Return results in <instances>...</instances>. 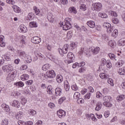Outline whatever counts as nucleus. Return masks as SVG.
<instances>
[{
    "label": "nucleus",
    "mask_w": 125,
    "mask_h": 125,
    "mask_svg": "<svg viewBox=\"0 0 125 125\" xmlns=\"http://www.w3.org/2000/svg\"><path fill=\"white\" fill-rule=\"evenodd\" d=\"M65 21L62 23V25H63L62 29L65 31H67V30H69L72 28V25H71V23L69 21H72V19L69 18H66L65 19Z\"/></svg>",
    "instance_id": "f257e3e1"
},
{
    "label": "nucleus",
    "mask_w": 125,
    "mask_h": 125,
    "mask_svg": "<svg viewBox=\"0 0 125 125\" xmlns=\"http://www.w3.org/2000/svg\"><path fill=\"white\" fill-rule=\"evenodd\" d=\"M91 9L93 11H100L102 9V4L101 3H95L92 5Z\"/></svg>",
    "instance_id": "f03ea898"
},
{
    "label": "nucleus",
    "mask_w": 125,
    "mask_h": 125,
    "mask_svg": "<svg viewBox=\"0 0 125 125\" xmlns=\"http://www.w3.org/2000/svg\"><path fill=\"white\" fill-rule=\"evenodd\" d=\"M2 70L3 71V72L6 73L15 71V70H13V66H12V65L10 64L3 66L2 67Z\"/></svg>",
    "instance_id": "7ed1b4c3"
},
{
    "label": "nucleus",
    "mask_w": 125,
    "mask_h": 125,
    "mask_svg": "<svg viewBox=\"0 0 125 125\" xmlns=\"http://www.w3.org/2000/svg\"><path fill=\"white\" fill-rule=\"evenodd\" d=\"M56 74L54 72V70H52L51 71H47L46 74H45V79H54Z\"/></svg>",
    "instance_id": "20e7f679"
},
{
    "label": "nucleus",
    "mask_w": 125,
    "mask_h": 125,
    "mask_svg": "<svg viewBox=\"0 0 125 125\" xmlns=\"http://www.w3.org/2000/svg\"><path fill=\"white\" fill-rule=\"evenodd\" d=\"M16 74V71H12L11 73H9L7 77L6 81L8 83H11L13 80H14V78H15V75Z\"/></svg>",
    "instance_id": "39448f33"
},
{
    "label": "nucleus",
    "mask_w": 125,
    "mask_h": 125,
    "mask_svg": "<svg viewBox=\"0 0 125 125\" xmlns=\"http://www.w3.org/2000/svg\"><path fill=\"white\" fill-rule=\"evenodd\" d=\"M69 46V45L68 44H66L64 45L62 48H59L58 50L59 51L60 54L62 55L63 54H66L67 52H68V47Z\"/></svg>",
    "instance_id": "423d86ee"
},
{
    "label": "nucleus",
    "mask_w": 125,
    "mask_h": 125,
    "mask_svg": "<svg viewBox=\"0 0 125 125\" xmlns=\"http://www.w3.org/2000/svg\"><path fill=\"white\" fill-rule=\"evenodd\" d=\"M67 58L68 59H70L68 60L65 61V63H68V64H70V63H72L73 62V60H74V58H75V56L74 54L71 52H69L67 54Z\"/></svg>",
    "instance_id": "0eeeda50"
},
{
    "label": "nucleus",
    "mask_w": 125,
    "mask_h": 125,
    "mask_svg": "<svg viewBox=\"0 0 125 125\" xmlns=\"http://www.w3.org/2000/svg\"><path fill=\"white\" fill-rule=\"evenodd\" d=\"M86 48H81V50L79 52V54L82 55L83 51H84L86 55H87V56H90V51H89L88 49L86 50Z\"/></svg>",
    "instance_id": "6e6552de"
},
{
    "label": "nucleus",
    "mask_w": 125,
    "mask_h": 125,
    "mask_svg": "<svg viewBox=\"0 0 125 125\" xmlns=\"http://www.w3.org/2000/svg\"><path fill=\"white\" fill-rule=\"evenodd\" d=\"M18 30L21 33H26L27 31V27L24 24L21 25L19 27Z\"/></svg>",
    "instance_id": "1a4fd4ad"
},
{
    "label": "nucleus",
    "mask_w": 125,
    "mask_h": 125,
    "mask_svg": "<svg viewBox=\"0 0 125 125\" xmlns=\"http://www.w3.org/2000/svg\"><path fill=\"white\" fill-rule=\"evenodd\" d=\"M57 115H58L59 118H62L63 117H65V115H66V112L65 111L61 109L59 111H58L57 112Z\"/></svg>",
    "instance_id": "9d476101"
},
{
    "label": "nucleus",
    "mask_w": 125,
    "mask_h": 125,
    "mask_svg": "<svg viewBox=\"0 0 125 125\" xmlns=\"http://www.w3.org/2000/svg\"><path fill=\"white\" fill-rule=\"evenodd\" d=\"M47 19H48L49 22L50 23H53L54 22V18H53V15L49 13L47 15Z\"/></svg>",
    "instance_id": "9b49d317"
},
{
    "label": "nucleus",
    "mask_w": 125,
    "mask_h": 125,
    "mask_svg": "<svg viewBox=\"0 0 125 125\" xmlns=\"http://www.w3.org/2000/svg\"><path fill=\"white\" fill-rule=\"evenodd\" d=\"M118 45L119 46H124V45H125V38H123L120 39L118 42Z\"/></svg>",
    "instance_id": "f8f14e48"
},
{
    "label": "nucleus",
    "mask_w": 125,
    "mask_h": 125,
    "mask_svg": "<svg viewBox=\"0 0 125 125\" xmlns=\"http://www.w3.org/2000/svg\"><path fill=\"white\" fill-rule=\"evenodd\" d=\"M16 117L17 120H19V121H20L22 119V117H23V112L22 111H20L17 113V114L16 115Z\"/></svg>",
    "instance_id": "ddd939ff"
},
{
    "label": "nucleus",
    "mask_w": 125,
    "mask_h": 125,
    "mask_svg": "<svg viewBox=\"0 0 125 125\" xmlns=\"http://www.w3.org/2000/svg\"><path fill=\"white\" fill-rule=\"evenodd\" d=\"M33 41V43H40L42 40H41V38L39 37H34Z\"/></svg>",
    "instance_id": "4468645a"
},
{
    "label": "nucleus",
    "mask_w": 125,
    "mask_h": 125,
    "mask_svg": "<svg viewBox=\"0 0 125 125\" xmlns=\"http://www.w3.org/2000/svg\"><path fill=\"white\" fill-rule=\"evenodd\" d=\"M87 25L90 27V28H93L95 27V22L92 21H89L87 22Z\"/></svg>",
    "instance_id": "2eb2a0df"
},
{
    "label": "nucleus",
    "mask_w": 125,
    "mask_h": 125,
    "mask_svg": "<svg viewBox=\"0 0 125 125\" xmlns=\"http://www.w3.org/2000/svg\"><path fill=\"white\" fill-rule=\"evenodd\" d=\"M56 80L57 83H61L63 82V76L60 75H58L56 77Z\"/></svg>",
    "instance_id": "dca6fc26"
},
{
    "label": "nucleus",
    "mask_w": 125,
    "mask_h": 125,
    "mask_svg": "<svg viewBox=\"0 0 125 125\" xmlns=\"http://www.w3.org/2000/svg\"><path fill=\"white\" fill-rule=\"evenodd\" d=\"M1 107L3 110H5L6 112H9L10 111V108H9V106L6 104H3L1 105Z\"/></svg>",
    "instance_id": "f3484780"
},
{
    "label": "nucleus",
    "mask_w": 125,
    "mask_h": 125,
    "mask_svg": "<svg viewBox=\"0 0 125 125\" xmlns=\"http://www.w3.org/2000/svg\"><path fill=\"white\" fill-rule=\"evenodd\" d=\"M55 93L57 96H60L62 93V89H61L60 88H56Z\"/></svg>",
    "instance_id": "a211bd4d"
},
{
    "label": "nucleus",
    "mask_w": 125,
    "mask_h": 125,
    "mask_svg": "<svg viewBox=\"0 0 125 125\" xmlns=\"http://www.w3.org/2000/svg\"><path fill=\"white\" fill-rule=\"evenodd\" d=\"M12 106H14L16 108H19L20 107V103L19 102L14 100L13 103L12 104Z\"/></svg>",
    "instance_id": "6ab92c4d"
},
{
    "label": "nucleus",
    "mask_w": 125,
    "mask_h": 125,
    "mask_svg": "<svg viewBox=\"0 0 125 125\" xmlns=\"http://www.w3.org/2000/svg\"><path fill=\"white\" fill-rule=\"evenodd\" d=\"M96 106L95 107L96 111H99V110H100L101 108H102V104L101 103V102H98L96 104Z\"/></svg>",
    "instance_id": "aec40b11"
},
{
    "label": "nucleus",
    "mask_w": 125,
    "mask_h": 125,
    "mask_svg": "<svg viewBox=\"0 0 125 125\" xmlns=\"http://www.w3.org/2000/svg\"><path fill=\"white\" fill-rule=\"evenodd\" d=\"M100 50V48H99V47H97L94 49H92V52L93 54H94V55H95L99 52Z\"/></svg>",
    "instance_id": "412c9836"
},
{
    "label": "nucleus",
    "mask_w": 125,
    "mask_h": 125,
    "mask_svg": "<svg viewBox=\"0 0 125 125\" xmlns=\"http://www.w3.org/2000/svg\"><path fill=\"white\" fill-rule=\"evenodd\" d=\"M50 67H51V65L48 63H46L43 65L42 67V69L43 70V71H46V70H48V69H50Z\"/></svg>",
    "instance_id": "4be33fe9"
},
{
    "label": "nucleus",
    "mask_w": 125,
    "mask_h": 125,
    "mask_svg": "<svg viewBox=\"0 0 125 125\" xmlns=\"http://www.w3.org/2000/svg\"><path fill=\"white\" fill-rule=\"evenodd\" d=\"M64 88L66 91H68L69 89H70V86L69 85V83L68 81H65L64 83Z\"/></svg>",
    "instance_id": "5701e85b"
},
{
    "label": "nucleus",
    "mask_w": 125,
    "mask_h": 125,
    "mask_svg": "<svg viewBox=\"0 0 125 125\" xmlns=\"http://www.w3.org/2000/svg\"><path fill=\"white\" fill-rule=\"evenodd\" d=\"M68 12H69V13H72V12L73 13H77V11L76 10V8H75L74 7H70L68 9Z\"/></svg>",
    "instance_id": "b1692460"
},
{
    "label": "nucleus",
    "mask_w": 125,
    "mask_h": 125,
    "mask_svg": "<svg viewBox=\"0 0 125 125\" xmlns=\"http://www.w3.org/2000/svg\"><path fill=\"white\" fill-rule=\"evenodd\" d=\"M22 81H27L29 79V75L27 74H23L21 77Z\"/></svg>",
    "instance_id": "393cba45"
},
{
    "label": "nucleus",
    "mask_w": 125,
    "mask_h": 125,
    "mask_svg": "<svg viewBox=\"0 0 125 125\" xmlns=\"http://www.w3.org/2000/svg\"><path fill=\"white\" fill-rule=\"evenodd\" d=\"M108 45L111 46V47H114L116 45V42L114 40H111L108 42Z\"/></svg>",
    "instance_id": "a878e982"
},
{
    "label": "nucleus",
    "mask_w": 125,
    "mask_h": 125,
    "mask_svg": "<svg viewBox=\"0 0 125 125\" xmlns=\"http://www.w3.org/2000/svg\"><path fill=\"white\" fill-rule=\"evenodd\" d=\"M100 77L101 79H107L108 75L105 73H102L100 74Z\"/></svg>",
    "instance_id": "bb28decb"
},
{
    "label": "nucleus",
    "mask_w": 125,
    "mask_h": 125,
    "mask_svg": "<svg viewBox=\"0 0 125 125\" xmlns=\"http://www.w3.org/2000/svg\"><path fill=\"white\" fill-rule=\"evenodd\" d=\"M98 16L99 17H101V18H107L108 17V15H107L105 13H99L98 14Z\"/></svg>",
    "instance_id": "cd10ccee"
},
{
    "label": "nucleus",
    "mask_w": 125,
    "mask_h": 125,
    "mask_svg": "<svg viewBox=\"0 0 125 125\" xmlns=\"http://www.w3.org/2000/svg\"><path fill=\"white\" fill-rule=\"evenodd\" d=\"M73 97L74 99H79L81 97V94L79 92H75L74 94Z\"/></svg>",
    "instance_id": "c85d7f7f"
},
{
    "label": "nucleus",
    "mask_w": 125,
    "mask_h": 125,
    "mask_svg": "<svg viewBox=\"0 0 125 125\" xmlns=\"http://www.w3.org/2000/svg\"><path fill=\"white\" fill-rule=\"evenodd\" d=\"M0 46H1V47L5 46V43L3 42V38L1 37H0Z\"/></svg>",
    "instance_id": "c756f323"
},
{
    "label": "nucleus",
    "mask_w": 125,
    "mask_h": 125,
    "mask_svg": "<svg viewBox=\"0 0 125 125\" xmlns=\"http://www.w3.org/2000/svg\"><path fill=\"white\" fill-rule=\"evenodd\" d=\"M15 84L18 87H22L24 86V83L22 82H17V83H15Z\"/></svg>",
    "instance_id": "7c9ffc66"
},
{
    "label": "nucleus",
    "mask_w": 125,
    "mask_h": 125,
    "mask_svg": "<svg viewBox=\"0 0 125 125\" xmlns=\"http://www.w3.org/2000/svg\"><path fill=\"white\" fill-rule=\"evenodd\" d=\"M103 100H104V102H108L110 101V100H111V96H106L104 97Z\"/></svg>",
    "instance_id": "2f4dec72"
},
{
    "label": "nucleus",
    "mask_w": 125,
    "mask_h": 125,
    "mask_svg": "<svg viewBox=\"0 0 125 125\" xmlns=\"http://www.w3.org/2000/svg\"><path fill=\"white\" fill-rule=\"evenodd\" d=\"M66 100V97H62L59 100H58V103L59 104H62L63 103V102L65 101Z\"/></svg>",
    "instance_id": "473e14b6"
},
{
    "label": "nucleus",
    "mask_w": 125,
    "mask_h": 125,
    "mask_svg": "<svg viewBox=\"0 0 125 125\" xmlns=\"http://www.w3.org/2000/svg\"><path fill=\"white\" fill-rule=\"evenodd\" d=\"M34 54V57L33 59V61H37V60L38 59V55H39V53H38V51H35Z\"/></svg>",
    "instance_id": "72a5a7b5"
},
{
    "label": "nucleus",
    "mask_w": 125,
    "mask_h": 125,
    "mask_svg": "<svg viewBox=\"0 0 125 125\" xmlns=\"http://www.w3.org/2000/svg\"><path fill=\"white\" fill-rule=\"evenodd\" d=\"M103 105L104 106H106V107H112V104L109 102H104L103 103Z\"/></svg>",
    "instance_id": "f704fd0d"
},
{
    "label": "nucleus",
    "mask_w": 125,
    "mask_h": 125,
    "mask_svg": "<svg viewBox=\"0 0 125 125\" xmlns=\"http://www.w3.org/2000/svg\"><path fill=\"white\" fill-rule=\"evenodd\" d=\"M21 103L23 105H24L25 104H26V103H27V100H26V99H25L24 97L21 96Z\"/></svg>",
    "instance_id": "c9c22d12"
},
{
    "label": "nucleus",
    "mask_w": 125,
    "mask_h": 125,
    "mask_svg": "<svg viewBox=\"0 0 125 125\" xmlns=\"http://www.w3.org/2000/svg\"><path fill=\"white\" fill-rule=\"evenodd\" d=\"M26 20L28 22H29V21H31V20H32V14L31 13L28 14L27 17L26 18Z\"/></svg>",
    "instance_id": "e433bc0d"
},
{
    "label": "nucleus",
    "mask_w": 125,
    "mask_h": 125,
    "mask_svg": "<svg viewBox=\"0 0 125 125\" xmlns=\"http://www.w3.org/2000/svg\"><path fill=\"white\" fill-rule=\"evenodd\" d=\"M125 98V96L124 95H120L119 97H117V100L119 101H121V100H124Z\"/></svg>",
    "instance_id": "4c0bfd02"
},
{
    "label": "nucleus",
    "mask_w": 125,
    "mask_h": 125,
    "mask_svg": "<svg viewBox=\"0 0 125 125\" xmlns=\"http://www.w3.org/2000/svg\"><path fill=\"white\" fill-rule=\"evenodd\" d=\"M2 125H8V120L6 119H3L1 122Z\"/></svg>",
    "instance_id": "58836bf2"
},
{
    "label": "nucleus",
    "mask_w": 125,
    "mask_h": 125,
    "mask_svg": "<svg viewBox=\"0 0 125 125\" xmlns=\"http://www.w3.org/2000/svg\"><path fill=\"white\" fill-rule=\"evenodd\" d=\"M107 63V61H106V59L103 58L101 60V66H105L106 65V63Z\"/></svg>",
    "instance_id": "ea45409f"
},
{
    "label": "nucleus",
    "mask_w": 125,
    "mask_h": 125,
    "mask_svg": "<svg viewBox=\"0 0 125 125\" xmlns=\"http://www.w3.org/2000/svg\"><path fill=\"white\" fill-rule=\"evenodd\" d=\"M14 12H16L17 13H20L21 12V9H20L18 7H16V8H13Z\"/></svg>",
    "instance_id": "a19ab883"
},
{
    "label": "nucleus",
    "mask_w": 125,
    "mask_h": 125,
    "mask_svg": "<svg viewBox=\"0 0 125 125\" xmlns=\"http://www.w3.org/2000/svg\"><path fill=\"white\" fill-rule=\"evenodd\" d=\"M71 88L73 90H74L75 91H77L78 90V86H77V84H74L71 86Z\"/></svg>",
    "instance_id": "79ce46f5"
},
{
    "label": "nucleus",
    "mask_w": 125,
    "mask_h": 125,
    "mask_svg": "<svg viewBox=\"0 0 125 125\" xmlns=\"http://www.w3.org/2000/svg\"><path fill=\"white\" fill-rule=\"evenodd\" d=\"M106 67L107 68H109V69H111V68H112V63H111L109 60H107L106 62Z\"/></svg>",
    "instance_id": "37998d69"
},
{
    "label": "nucleus",
    "mask_w": 125,
    "mask_h": 125,
    "mask_svg": "<svg viewBox=\"0 0 125 125\" xmlns=\"http://www.w3.org/2000/svg\"><path fill=\"white\" fill-rule=\"evenodd\" d=\"M7 3H9V4H12V5L15 4V1L13 0H6Z\"/></svg>",
    "instance_id": "c03bdc74"
},
{
    "label": "nucleus",
    "mask_w": 125,
    "mask_h": 125,
    "mask_svg": "<svg viewBox=\"0 0 125 125\" xmlns=\"http://www.w3.org/2000/svg\"><path fill=\"white\" fill-rule=\"evenodd\" d=\"M59 1L63 5H66L68 3V0H59Z\"/></svg>",
    "instance_id": "a18cd8bd"
},
{
    "label": "nucleus",
    "mask_w": 125,
    "mask_h": 125,
    "mask_svg": "<svg viewBox=\"0 0 125 125\" xmlns=\"http://www.w3.org/2000/svg\"><path fill=\"white\" fill-rule=\"evenodd\" d=\"M112 21L114 24H118L120 22V21L117 18H113Z\"/></svg>",
    "instance_id": "49530a36"
},
{
    "label": "nucleus",
    "mask_w": 125,
    "mask_h": 125,
    "mask_svg": "<svg viewBox=\"0 0 125 125\" xmlns=\"http://www.w3.org/2000/svg\"><path fill=\"white\" fill-rule=\"evenodd\" d=\"M70 46L72 47V49H75L77 47V45L75 42H73L70 43Z\"/></svg>",
    "instance_id": "de8ad7c7"
},
{
    "label": "nucleus",
    "mask_w": 125,
    "mask_h": 125,
    "mask_svg": "<svg viewBox=\"0 0 125 125\" xmlns=\"http://www.w3.org/2000/svg\"><path fill=\"white\" fill-rule=\"evenodd\" d=\"M90 96H91V93H87V94L84 96L85 99H89V98H90Z\"/></svg>",
    "instance_id": "09e8293b"
},
{
    "label": "nucleus",
    "mask_w": 125,
    "mask_h": 125,
    "mask_svg": "<svg viewBox=\"0 0 125 125\" xmlns=\"http://www.w3.org/2000/svg\"><path fill=\"white\" fill-rule=\"evenodd\" d=\"M80 9L83 10V11H85L86 10V7L84 4H82L80 6Z\"/></svg>",
    "instance_id": "8fccbe9b"
},
{
    "label": "nucleus",
    "mask_w": 125,
    "mask_h": 125,
    "mask_svg": "<svg viewBox=\"0 0 125 125\" xmlns=\"http://www.w3.org/2000/svg\"><path fill=\"white\" fill-rule=\"evenodd\" d=\"M88 92H90L91 93H93V92H94V89H93V87L91 86L88 87Z\"/></svg>",
    "instance_id": "3c124183"
},
{
    "label": "nucleus",
    "mask_w": 125,
    "mask_h": 125,
    "mask_svg": "<svg viewBox=\"0 0 125 125\" xmlns=\"http://www.w3.org/2000/svg\"><path fill=\"white\" fill-rule=\"evenodd\" d=\"M33 9L37 15L40 13V9H38V8H37V6L34 7Z\"/></svg>",
    "instance_id": "603ef678"
},
{
    "label": "nucleus",
    "mask_w": 125,
    "mask_h": 125,
    "mask_svg": "<svg viewBox=\"0 0 125 125\" xmlns=\"http://www.w3.org/2000/svg\"><path fill=\"white\" fill-rule=\"evenodd\" d=\"M4 58L6 59L7 61H10L11 58L10 56H9L8 55H4Z\"/></svg>",
    "instance_id": "864d4df0"
},
{
    "label": "nucleus",
    "mask_w": 125,
    "mask_h": 125,
    "mask_svg": "<svg viewBox=\"0 0 125 125\" xmlns=\"http://www.w3.org/2000/svg\"><path fill=\"white\" fill-rule=\"evenodd\" d=\"M119 70H121V71H118V73H119V74L120 75H124L125 74V69L122 68H120Z\"/></svg>",
    "instance_id": "5fc2aeb1"
},
{
    "label": "nucleus",
    "mask_w": 125,
    "mask_h": 125,
    "mask_svg": "<svg viewBox=\"0 0 125 125\" xmlns=\"http://www.w3.org/2000/svg\"><path fill=\"white\" fill-rule=\"evenodd\" d=\"M79 73H83V72H85V67L84 66L82 67L79 70Z\"/></svg>",
    "instance_id": "6e6d98bb"
},
{
    "label": "nucleus",
    "mask_w": 125,
    "mask_h": 125,
    "mask_svg": "<svg viewBox=\"0 0 125 125\" xmlns=\"http://www.w3.org/2000/svg\"><path fill=\"white\" fill-rule=\"evenodd\" d=\"M7 49L10 50L11 52H14L15 50L13 48V47L11 46H8Z\"/></svg>",
    "instance_id": "4d7b16f0"
},
{
    "label": "nucleus",
    "mask_w": 125,
    "mask_h": 125,
    "mask_svg": "<svg viewBox=\"0 0 125 125\" xmlns=\"http://www.w3.org/2000/svg\"><path fill=\"white\" fill-rule=\"evenodd\" d=\"M104 27L106 28V29L109 28V27H111V24L107 22H105L104 24Z\"/></svg>",
    "instance_id": "13d9d810"
},
{
    "label": "nucleus",
    "mask_w": 125,
    "mask_h": 125,
    "mask_svg": "<svg viewBox=\"0 0 125 125\" xmlns=\"http://www.w3.org/2000/svg\"><path fill=\"white\" fill-rule=\"evenodd\" d=\"M18 53H20V55L22 56V57H25V56H26V53L24 51L20 52L18 51Z\"/></svg>",
    "instance_id": "bf43d9fd"
},
{
    "label": "nucleus",
    "mask_w": 125,
    "mask_h": 125,
    "mask_svg": "<svg viewBox=\"0 0 125 125\" xmlns=\"http://www.w3.org/2000/svg\"><path fill=\"white\" fill-rule=\"evenodd\" d=\"M107 29V32L108 33H111V32H113V27H112L110 25V27H108Z\"/></svg>",
    "instance_id": "052dcab7"
},
{
    "label": "nucleus",
    "mask_w": 125,
    "mask_h": 125,
    "mask_svg": "<svg viewBox=\"0 0 125 125\" xmlns=\"http://www.w3.org/2000/svg\"><path fill=\"white\" fill-rule=\"evenodd\" d=\"M108 56L111 58V59H115L116 58V56L114 54L110 53L108 54Z\"/></svg>",
    "instance_id": "680f3d73"
},
{
    "label": "nucleus",
    "mask_w": 125,
    "mask_h": 125,
    "mask_svg": "<svg viewBox=\"0 0 125 125\" xmlns=\"http://www.w3.org/2000/svg\"><path fill=\"white\" fill-rule=\"evenodd\" d=\"M38 27V24H37V22L35 21L32 22V28H37Z\"/></svg>",
    "instance_id": "e2e57ef3"
},
{
    "label": "nucleus",
    "mask_w": 125,
    "mask_h": 125,
    "mask_svg": "<svg viewBox=\"0 0 125 125\" xmlns=\"http://www.w3.org/2000/svg\"><path fill=\"white\" fill-rule=\"evenodd\" d=\"M84 100L82 99V98H79L77 100V103H78L79 104H80V103H81V104L83 103L84 102Z\"/></svg>",
    "instance_id": "0e129e2a"
},
{
    "label": "nucleus",
    "mask_w": 125,
    "mask_h": 125,
    "mask_svg": "<svg viewBox=\"0 0 125 125\" xmlns=\"http://www.w3.org/2000/svg\"><path fill=\"white\" fill-rule=\"evenodd\" d=\"M48 106H49V107H50L51 109H53V108H54V107H55V104H53L52 103H49L48 104Z\"/></svg>",
    "instance_id": "69168bd1"
},
{
    "label": "nucleus",
    "mask_w": 125,
    "mask_h": 125,
    "mask_svg": "<svg viewBox=\"0 0 125 125\" xmlns=\"http://www.w3.org/2000/svg\"><path fill=\"white\" fill-rule=\"evenodd\" d=\"M110 13L112 16H114V17H117V16H118V14H117V13L114 11H111Z\"/></svg>",
    "instance_id": "338daca9"
},
{
    "label": "nucleus",
    "mask_w": 125,
    "mask_h": 125,
    "mask_svg": "<svg viewBox=\"0 0 125 125\" xmlns=\"http://www.w3.org/2000/svg\"><path fill=\"white\" fill-rule=\"evenodd\" d=\"M107 83H109V84H111V85L114 84V83H113V80L111 78H109L107 80Z\"/></svg>",
    "instance_id": "774afa93"
}]
</instances>
